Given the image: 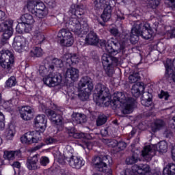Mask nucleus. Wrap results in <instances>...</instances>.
<instances>
[{"label": "nucleus", "mask_w": 175, "mask_h": 175, "mask_svg": "<svg viewBox=\"0 0 175 175\" xmlns=\"http://www.w3.org/2000/svg\"><path fill=\"white\" fill-rule=\"evenodd\" d=\"M133 174H135V172H133V170L127 169L124 172V175H133Z\"/></svg>", "instance_id": "nucleus-59"}, {"label": "nucleus", "mask_w": 175, "mask_h": 175, "mask_svg": "<svg viewBox=\"0 0 175 175\" xmlns=\"http://www.w3.org/2000/svg\"><path fill=\"white\" fill-rule=\"evenodd\" d=\"M109 159H110V157L108 156H104L103 157H94L92 159V163L98 172L106 173L107 163L110 162Z\"/></svg>", "instance_id": "nucleus-12"}, {"label": "nucleus", "mask_w": 175, "mask_h": 175, "mask_svg": "<svg viewBox=\"0 0 175 175\" xmlns=\"http://www.w3.org/2000/svg\"><path fill=\"white\" fill-rule=\"evenodd\" d=\"M21 20L23 24L25 25H29L31 29H32V24L35 23L33 16L29 14H25L21 16Z\"/></svg>", "instance_id": "nucleus-28"}, {"label": "nucleus", "mask_w": 175, "mask_h": 175, "mask_svg": "<svg viewBox=\"0 0 175 175\" xmlns=\"http://www.w3.org/2000/svg\"><path fill=\"white\" fill-rule=\"evenodd\" d=\"M73 122L76 124H84L87 121L85 115L80 113H73L71 116Z\"/></svg>", "instance_id": "nucleus-27"}, {"label": "nucleus", "mask_w": 175, "mask_h": 175, "mask_svg": "<svg viewBox=\"0 0 175 175\" xmlns=\"http://www.w3.org/2000/svg\"><path fill=\"white\" fill-rule=\"evenodd\" d=\"M40 164L41 166H47L49 163H50V159L46 156H42L40 157L39 155V159H38Z\"/></svg>", "instance_id": "nucleus-47"}, {"label": "nucleus", "mask_w": 175, "mask_h": 175, "mask_svg": "<svg viewBox=\"0 0 175 175\" xmlns=\"http://www.w3.org/2000/svg\"><path fill=\"white\" fill-rule=\"evenodd\" d=\"M94 6L95 10H102L105 9L107 6H110L107 4L106 0H95L94 1Z\"/></svg>", "instance_id": "nucleus-36"}, {"label": "nucleus", "mask_w": 175, "mask_h": 175, "mask_svg": "<svg viewBox=\"0 0 175 175\" xmlns=\"http://www.w3.org/2000/svg\"><path fill=\"white\" fill-rule=\"evenodd\" d=\"M169 96H170L169 93L163 91H161V94L159 95V98H160V99H165V100H167L169 99Z\"/></svg>", "instance_id": "nucleus-51"}, {"label": "nucleus", "mask_w": 175, "mask_h": 175, "mask_svg": "<svg viewBox=\"0 0 175 175\" xmlns=\"http://www.w3.org/2000/svg\"><path fill=\"white\" fill-rule=\"evenodd\" d=\"M140 161V158L139 157V154L137 152L133 153V155L130 157H128L126 159V162L127 165H133L135 163H137Z\"/></svg>", "instance_id": "nucleus-40"}, {"label": "nucleus", "mask_w": 175, "mask_h": 175, "mask_svg": "<svg viewBox=\"0 0 175 175\" xmlns=\"http://www.w3.org/2000/svg\"><path fill=\"white\" fill-rule=\"evenodd\" d=\"M166 152L167 151V143L165 141H161L157 145L146 146L142 150V157L147 162H150L152 157L155 155V152Z\"/></svg>", "instance_id": "nucleus-4"}, {"label": "nucleus", "mask_w": 175, "mask_h": 175, "mask_svg": "<svg viewBox=\"0 0 175 175\" xmlns=\"http://www.w3.org/2000/svg\"><path fill=\"white\" fill-rule=\"evenodd\" d=\"M14 62V55L9 50L3 49L0 51V65L1 68L10 70Z\"/></svg>", "instance_id": "nucleus-8"}, {"label": "nucleus", "mask_w": 175, "mask_h": 175, "mask_svg": "<svg viewBox=\"0 0 175 175\" xmlns=\"http://www.w3.org/2000/svg\"><path fill=\"white\" fill-rule=\"evenodd\" d=\"M65 160L68 162V165L74 169H81L85 164V161L81 157L77 156H68L65 154Z\"/></svg>", "instance_id": "nucleus-14"}, {"label": "nucleus", "mask_w": 175, "mask_h": 175, "mask_svg": "<svg viewBox=\"0 0 175 175\" xmlns=\"http://www.w3.org/2000/svg\"><path fill=\"white\" fill-rule=\"evenodd\" d=\"M12 166H13V167H16V169H20V167H21V164L18 161H15L12 163Z\"/></svg>", "instance_id": "nucleus-60"}, {"label": "nucleus", "mask_w": 175, "mask_h": 175, "mask_svg": "<svg viewBox=\"0 0 175 175\" xmlns=\"http://www.w3.org/2000/svg\"><path fill=\"white\" fill-rule=\"evenodd\" d=\"M102 64L107 75L109 77H111L113 73H114V68L120 64V62L118 61V58L114 57L107 53H104L102 56Z\"/></svg>", "instance_id": "nucleus-7"}, {"label": "nucleus", "mask_w": 175, "mask_h": 175, "mask_svg": "<svg viewBox=\"0 0 175 175\" xmlns=\"http://www.w3.org/2000/svg\"><path fill=\"white\" fill-rule=\"evenodd\" d=\"M85 9V6L83 5L72 4L69 10V14H71V16H74L75 17H77V16H83V14H84Z\"/></svg>", "instance_id": "nucleus-21"}, {"label": "nucleus", "mask_w": 175, "mask_h": 175, "mask_svg": "<svg viewBox=\"0 0 175 175\" xmlns=\"http://www.w3.org/2000/svg\"><path fill=\"white\" fill-rule=\"evenodd\" d=\"M99 42L98 35L94 31H90L85 38V43L90 46H95Z\"/></svg>", "instance_id": "nucleus-22"}, {"label": "nucleus", "mask_w": 175, "mask_h": 175, "mask_svg": "<svg viewBox=\"0 0 175 175\" xmlns=\"http://www.w3.org/2000/svg\"><path fill=\"white\" fill-rule=\"evenodd\" d=\"M21 117L25 121H29L33 117V109L29 106L22 107L20 109Z\"/></svg>", "instance_id": "nucleus-19"}, {"label": "nucleus", "mask_w": 175, "mask_h": 175, "mask_svg": "<svg viewBox=\"0 0 175 175\" xmlns=\"http://www.w3.org/2000/svg\"><path fill=\"white\" fill-rule=\"evenodd\" d=\"M46 144H53V143H55V140L53 137H48L46 139Z\"/></svg>", "instance_id": "nucleus-55"}, {"label": "nucleus", "mask_w": 175, "mask_h": 175, "mask_svg": "<svg viewBox=\"0 0 175 175\" xmlns=\"http://www.w3.org/2000/svg\"><path fill=\"white\" fill-rule=\"evenodd\" d=\"M164 135L167 137H170V136H172V132H170V131H165Z\"/></svg>", "instance_id": "nucleus-62"}, {"label": "nucleus", "mask_w": 175, "mask_h": 175, "mask_svg": "<svg viewBox=\"0 0 175 175\" xmlns=\"http://www.w3.org/2000/svg\"><path fill=\"white\" fill-rule=\"evenodd\" d=\"M107 122V116L105 114H100L98 116L96 120V125L97 126H102V125H105Z\"/></svg>", "instance_id": "nucleus-43"}, {"label": "nucleus", "mask_w": 175, "mask_h": 175, "mask_svg": "<svg viewBox=\"0 0 175 175\" xmlns=\"http://www.w3.org/2000/svg\"><path fill=\"white\" fill-rule=\"evenodd\" d=\"M44 66H40L39 68V72L40 75H47L49 72L51 73L54 70V65L50 64L49 62L44 60Z\"/></svg>", "instance_id": "nucleus-26"}, {"label": "nucleus", "mask_w": 175, "mask_h": 175, "mask_svg": "<svg viewBox=\"0 0 175 175\" xmlns=\"http://www.w3.org/2000/svg\"><path fill=\"white\" fill-rule=\"evenodd\" d=\"M113 142L116 143V146L118 147V148H119V150H125V148H126V143L124 142H117V141H113Z\"/></svg>", "instance_id": "nucleus-50"}, {"label": "nucleus", "mask_w": 175, "mask_h": 175, "mask_svg": "<svg viewBox=\"0 0 175 175\" xmlns=\"http://www.w3.org/2000/svg\"><path fill=\"white\" fill-rule=\"evenodd\" d=\"M72 17L69 20L68 23L66 24V27L68 29H71L75 35L81 36V35L85 33L88 29V24L85 21H83L81 18L71 16Z\"/></svg>", "instance_id": "nucleus-5"}, {"label": "nucleus", "mask_w": 175, "mask_h": 175, "mask_svg": "<svg viewBox=\"0 0 175 175\" xmlns=\"http://www.w3.org/2000/svg\"><path fill=\"white\" fill-rule=\"evenodd\" d=\"M165 66L166 71L163 77L164 81H168V83L174 81L175 83V71L173 69V66H172V59H167Z\"/></svg>", "instance_id": "nucleus-16"}, {"label": "nucleus", "mask_w": 175, "mask_h": 175, "mask_svg": "<svg viewBox=\"0 0 175 175\" xmlns=\"http://www.w3.org/2000/svg\"><path fill=\"white\" fill-rule=\"evenodd\" d=\"M110 32L111 35H113V36H118L119 32H118V29L117 28H112L110 29Z\"/></svg>", "instance_id": "nucleus-54"}, {"label": "nucleus", "mask_w": 175, "mask_h": 175, "mask_svg": "<svg viewBox=\"0 0 175 175\" xmlns=\"http://www.w3.org/2000/svg\"><path fill=\"white\" fill-rule=\"evenodd\" d=\"M141 103L143 106H145L146 107H150V106L152 105V100H151V98L150 97L146 98H144V96H143Z\"/></svg>", "instance_id": "nucleus-46"}, {"label": "nucleus", "mask_w": 175, "mask_h": 175, "mask_svg": "<svg viewBox=\"0 0 175 175\" xmlns=\"http://www.w3.org/2000/svg\"><path fill=\"white\" fill-rule=\"evenodd\" d=\"M58 38H62L60 40L62 46L70 47L74 43L73 34L68 29H62L57 34Z\"/></svg>", "instance_id": "nucleus-11"}, {"label": "nucleus", "mask_w": 175, "mask_h": 175, "mask_svg": "<svg viewBox=\"0 0 175 175\" xmlns=\"http://www.w3.org/2000/svg\"><path fill=\"white\" fill-rule=\"evenodd\" d=\"M62 81V76L59 74H53L50 72L49 75L43 78V82L48 85V87H55L59 85Z\"/></svg>", "instance_id": "nucleus-13"}, {"label": "nucleus", "mask_w": 175, "mask_h": 175, "mask_svg": "<svg viewBox=\"0 0 175 175\" xmlns=\"http://www.w3.org/2000/svg\"><path fill=\"white\" fill-rule=\"evenodd\" d=\"M13 20L8 19L0 24V32H4L3 36L5 39H10L13 31H12V27H13Z\"/></svg>", "instance_id": "nucleus-15"}, {"label": "nucleus", "mask_w": 175, "mask_h": 175, "mask_svg": "<svg viewBox=\"0 0 175 175\" xmlns=\"http://www.w3.org/2000/svg\"><path fill=\"white\" fill-rule=\"evenodd\" d=\"M129 83H137V81L140 80V75L137 72H133L129 77Z\"/></svg>", "instance_id": "nucleus-45"}, {"label": "nucleus", "mask_w": 175, "mask_h": 175, "mask_svg": "<svg viewBox=\"0 0 175 175\" xmlns=\"http://www.w3.org/2000/svg\"><path fill=\"white\" fill-rule=\"evenodd\" d=\"M27 3H33L34 5L35 11L47 10L46 5L43 2L36 1L35 0H30Z\"/></svg>", "instance_id": "nucleus-37"}, {"label": "nucleus", "mask_w": 175, "mask_h": 175, "mask_svg": "<svg viewBox=\"0 0 175 175\" xmlns=\"http://www.w3.org/2000/svg\"><path fill=\"white\" fill-rule=\"evenodd\" d=\"M171 65L173 67L174 71L175 72V59L172 62L171 60Z\"/></svg>", "instance_id": "nucleus-64"}, {"label": "nucleus", "mask_w": 175, "mask_h": 175, "mask_svg": "<svg viewBox=\"0 0 175 175\" xmlns=\"http://www.w3.org/2000/svg\"><path fill=\"white\" fill-rule=\"evenodd\" d=\"M163 173L164 175H175V164L169 163L163 168Z\"/></svg>", "instance_id": "nucleus-38"}, {"label": "nucleus", "mask_w": 175, "mask_h": 175, "mask_svg": "<svg viewBox=\"0 0 175 175\" xmlns=\"http://www.w3.org/2000/svg\"><path fill=\"white\" fill-rule=\"evenodd\" d=\"M5 129V115L0 111V131Z\"/></svg>", "instance_id": "nucleus-49"}, {"label": "nucleus", "mask_w": 175, "mask_h": 175, "mask_svg": "<svg viewBox=\"0 0 175 175\" xmlns=\"http://www.w3.org/2000/svg\"><path fill=\"white\" fill-rule=\"evenodd\" d=\"M172 159L175 162V145L172 148Z\"/></svg>", "instance_id": "nucleus-61"}, {"label": "nucleus", "mask_w": 175, "mask_h": 175, "mask_svg": "<svg viewBox=\"0 0 175 175\" xmlns=\"http://www.w3.org/2000/svg\"><path fill=\"white\" fill-rule=\"evenodd\" d=\"M17 84V80L16 79V77H10L5 82V87L8 88H12V87H14Z\"/></svg>", "instance_id": "nucleus-44"}, {"label": "nucleus", "mask_w": 175, "mask_h": 175, "mask_svg": "<svg viewBox=\"0 0 175 175\" xmlns=\"http://www.w3.org/2000/svg\"><path fill=\"white\" fill-rule=\"evenodd\" d=\"M64 59L66 61V64L70 66L71 65H74L76 64H79L80 59L79 58V55L76 54L67 53L64 55Z\"/></svg>", "instance_id": "nucleus-24"}, {"label": "nucleus", "mask_w": 175, "mask_h": 175, "mask_svg": "<svg viewBox=\"0 0 175 175\" xmlns=\"http://www.w3.org/2000/svg\"><path fill=\"white\" fill-rule=\"evenodd\" d=\"M18 154L17 151L13 150H5L3 152V158L4 159H7L8 161H13L16 158V156Z\"/></svg>", "instance_id": "nucleus-39"}, {"label": "nucleus", "mask_w": 175, "mask_h": 175, "mask_svg": "<svg viewBox=\"0 0 175 175\" xmlns=\"http://www.w3.org/2000/svg\"><path fill=\"white\" fill-rule=\"evenodd\" d=\"M53 109V110H55L57 115L55 113V111L51 109H48L46 111V116L55 125H62V121L64 120V118H62V113H64V108L54 105Z\"/></svg>", "instance_id": "nucleus-9"}, {"label": "nucleus", "mask_w": 175, "mask_h": 175, "mask_svg": "<svg viewBox=\"0 0 175 175\" xmlns=\"http://www.w3.org/2000/svg\"><path fill=\"white\" fill-rule=\"evenodd\" d=\"M67 132L69 136L74 139H84L85 137V133L78 132L74 128L68 129Z\"/></svg>", "instance_id": "nucleus-35"}, {"label": "nucleus", "mask_w": 175, "mask_h": 175, "mask_svg": "<svg viewBox=\"0 0 175 175\" xmlns=\"http://www.w3.org/2000/svg\"><path fill=\"white\" fill-rule=\"evenodd\" d=\"M165 126V122L162 120H156L153 123L151 124V131L153 133L158 132V131H161L162 128Z\"/></svg>", "instance_id": "nucleus-31"}, {"label": "nucleus", "mask_w": 175, "mask_h": 175, "mask_svg": "<svg viewBox=\"0 0 175 175\" xmlns=\"http://www.w3.org/2000/svg\"><path fill=\"white\" fill-rule=\"evenodd\" d=\"M159 5V0H149L148 2V8L155 9Z\"/></svg>", "instance_id": "nucleus-48"}, {"label": "nucleus", "mask_w": 175, "mask_h": 175, "mask_svg": "<svg viewBox=\"0 0 175 175\" xmlns=\"http://www.w3.org/2000/svg\"><path fill=\"white\" fill-rule=\"evenodd\" d=\"M33 39L36 44H42L44 42V35L40 31L36 30L33 33Z\"/></svg>", "instance_id": "nucleus-32"}, {"label": "nucleus", "mask_w": 175, "mask_h": 175, "mask_svg": "<svg viewBox=\"0 0 175 175\" xmlns=\"http://www.w3.org/2000/svg\"><path fill=\"white\" fill-rule=\"evenodd\" d=\"M30 55L34 58H39V57H42V55H43V50L40 47L35 46L30 51Z\"/></svg>", "instance_id": "nucleus-41"}, {"label": "nucleus", "mask_w": 175, "mask_h": 175, "mask_svg": "<svg viewBox=\"0 0 175 175\" xmlns=\"http://www.w3.org/2000/svg\"><path fill=\"white\" fill-rule=\"evenodd\" d=\"M132 170L135 174H146L150 172V165L147 164L134 165Z\"/></svg>", "instance_id": "nucleus-23"}, {"label": "nucleus", "mask_w": 175, "mask_h": 175, "mask_svg": "<svg viewBox=\"0 0 175 175\" xmlns=\"http://www.w3.org/2000/svg\"><path fill=\"white\" fill-rule=\"evenodd\" d=\"M16 135V130L14 127H10L5 131V137L7 140H12Z\"/></svg>", "instance_id": "nucleus-42"}, {"label": "nucleus", "mask_w": 175, "mask_h": 175, "mask_svg": "<svg viewBox=\"0 0 175 175\" xmlns=\"http://www.w3.org/2000/svg\"><path fill=\"white\" fill-rule=\"evenodd\" d=\"M43 146H44V144H40V145H38V146H35L34 148H33L31 149V151H38V150H40V148H42L43 147Z\"/></svg>", "instance_id": "nucleus-58"}, {"label": "nucleus", "mask_w": 175, "mask_h": 175, "mask_svg": "<svg viewBox=\"0 0 175 175\" xmlns=\"http://www.w3.org/2000/svg\"><path fill=\"white\" fill-rule=\"evenodd\" d=\"M139 36H142L146 40L152 38V31L150 29V24L147 23H141L140 22L134 23L130 34L131 42L133 43L137 42Z\"/></svg>", "instance_id": "nucleus-3"}, {"label": "nucleus", "mask_w": 175, "mask_h": 175, "mask_svg": "<svg viewBox=\"0 0 175 175\" xmlns=\"http://www.w3.org/2000/svg\"><path fill=\"white\" fill-rule=\"evenodd\" d=\"M144 91V86L139 85L137 84L133 85L131 89V93L135 98H139Z\"/></svg>", "instance_id": "nucleus-34"}, {"label": "nucleus", "mask_w": 175, "mask_h": 175, "mask_svg": "<svg viewBox=\"0 0 175 175\" xmlns=\"http://www.w3.org/2000/svg\"><path fill=\"white\" fill-rule=\"evenodd\" d=\"M78 90L79 91V98L81 100H87L90 98L91 91L94 90L92 79L88 76L83 77L78 84Z\"/></svg>", "instance_id": "nucleus-6"}, {"label": "nucleus", "mask_w": 175, "mask_h": 175, "mask_svg": "<svg viewBox=\"0 0 175 175\" xmlns=\"http://www.w3.org/2000/svg\"><path fill=\"white\" fill-rule=\"evenodd\" d=\"M45 61L49 62L51 65H55L56 68H63L64 62L59 59L53 58V56H48L46 57Z\"/></svg>", "instance_id": "nucleus-29"}, {"label": "nucleus", "mask_w": 175, "mask_h": 175, "mask_svg": "<svg viewBox=\"0 0 175 175\" xmlns=\"http://www.w3.org/2000/svg\"><path fill=\"white\" fill-rule=\"evenodd\" d=\"M101 18L104 23H107L111 18V6L107 5L101 14Z\"/></svg>", "instance_id": "nucleus-33"}, {"label": "nucleus", "mask_w": 175, "mask_h": 175, "mask_svg": "<svg viewBox=\"0 0 175 175\" xmlns=\"http://www.w3.org/2000/svg\"><path fill=\"white\" fill-rule=\"evenodd\" d=\"M26 166L29 170H38L40 169V165H39V154H35L28 158L26 161Z\"/></svg>", "instance_id": "nucleus-18"}, {"label": "nucleus", "mask_w": 175, "mask_h": 175, "mask_svg": "<svg viewBox=\"0 0 175 175\" xmlns=\"http://www.w3.org/2000/svg\"><path fill=\"white\" fill-rule=\"evenodd\" d=\"M47 4L49 8H55V0H47Z\"/></svg>", "instance_id": "nucleus-53"}, {"label": "nucleus", "mask_w": 175, "mask_h": 175, "mask_svg": "<svg viewBox=\"0 0 175 175\" xmlns=\"http://www.w3.org/2000/svg\"><path fill=\"white\" fill-rule=\"evenodd\" d=\"M34 124L37 131H29L23 135L21 141L23 144H32L40 140V133H43L47 128V118L45 115H38L34 119Z\"/></svg>", "instance_id": "nucleus-2"}, {"label": "nucleus", "mask_w": 175, "mask_h": 175, "mask_svg": "<svg viewBox=\"0 0 175 175\" xmlns=\"http://www.w3.org/2000/svg\"><path fill=\"white\" fill-rule=\"evenodd\" d=\"M117 44H118L111 40H108V42L103 40L100 46L103 50H105L106 53L111 54V55H117V53H118V47L117 48Z\"/></svg>", "instance_id": "nucleus-17"}, {"label": "nucleus", "mask_w": 175, "mask_h": 175, "mask_svg": "<svg viewBox=\"0 0 175 175\" xmlns=\"http://www.w3.org/2000/svg\"><path fill=\"white\" fill-rule=\"evenodd\" d=\"M27 8L32 14L38 17V18H44L49 13L47 10H40V11H35V5L33 3H27Z\"/></svg>", "instance_id": "nucleus-20"}, {"label": "nucleus", "mask_w": 175, "mask_h": 175, "mask_svg": "<svg viewBox=\"0 0 175 175\" xmlns=\"http://www.w3.org/2000/svg\"><path fill=\"white\" fill-rule=\"evenodd\" d=\"M6 18V14L5 12L0 10V21H3Z\"/></svg>", "instance_id": "nucleus-56"}, {"label": "nucleus", "mask_w": 175, "mask_h": 175, "mask_svg": "<svg viewBox=\"0 0 175 175\" xmlns=\"http://www.w3.org/2000/svg\"><path fill=\"white\" fill-rule=\"evenodd\" d=\"M95 93L101 102H109L115 107H122L123 114H131L133 111V106L136 100L123 92H117L113 94V99L110 100V92L105 85L98 83L96 85Z\"/></svg>", "instance_id": "nucleus-1"}, {"label": "nucleus", "mask_w": 175, "mask_h": 175, "mask_svg": "<svg viewBox=\"0 0 175 175\" xmlns=\"http://www.w3.org/2000/svg\"><path fill=\"white\" fill-rule=\"evenodd\" d=\"M32 29L29 25H26L25 23H19L16 27V31L18 33H29Z\"/></svg>", "instance_id": "nucleus-30"}, {"label": "nucleus", "mask_w": 175, "mask_h": 175, "mask_svg": "<svg viewBox=\"0 0 175 175\" xmlns=\"http://www.w3.org/2000/svg\"><path fill=\"white\" fill-rule=\"evenodd\" d=\"M12 47L17 53H24L29 49V43L27 38L18 36L14 38Z\"/></svg>", "instance_id": "nucleus-10"}, {"label": "nucleus", "mask_w": 175, "mask_h": 175, "mask_svg": "<svg viewBox=\"0 0 175 175\" xmlns=\"http://www.w3.org/2000/svg\"><path fill=\"white\" fill-rule=\"evenodd\" d=\"M57 162L60 164V165H65V160H64V159H58Z\"/></svg>", "instance_id": "nucleus-63"}, {"label": "nucleus", "mask_w": 175, "mask_h": 175, "mask_svg": "<svg viewBox=\"0 0 175 175\" xmlns=\"http://www.w3.org/2000/svg\"><path fill=\"white\" fill-rule=\"evenodd\" d=\"M79 71L75 68H70L66 71L65 77L66 79H71L72 81H76L79 79Z\"/></svg>", "instance_id": "nucleus-25"}, {"label": "nucleus", "mask_w": 175, "mask_h": 175, "mask_svg": "<svg viewBox=\"0 0 175 175\" xmlns=\"http://www.w3.org/2000/svg\"><path fill=\"white\" fill-rule=\"evenodd\" d=\"M167 36H169V38H170L171 39L175 38V29L169 31L167 33Z\"/></svg>", "instance_id": "nucleus-57"}, {"label": "nucleus", "mask_w": 175, "mask_h": 175, "mask_svg": "<svg viewBox=\"0 0 175 175\" xmlns=\"http://www.w3.org/2000/svg\"><path fill=\"white\" fill-rule=\"evenodd\" d=\"M3 106L5 109H8L9 110H12V107H13V104L12 103V100H9L3 103Z\"/></svg>", "instance_id": "nucleus-52"}]
</instances>
